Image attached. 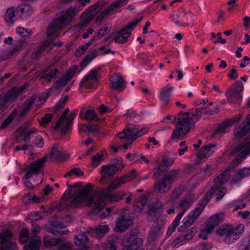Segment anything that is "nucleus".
Here are the masks:
<instances>
[{"label": "nucleus", "instance_id": "obj_31", "mask_svg": "<svg viewBox=\"0 0 250 250\" xmlns=\"http://www.w3.org/2000/svg\"><path fill=\"white\" fill-rule=\"evenodd\" d=\"M241 118H239L237 120H229L223 123L222 125H219L212 136L218 135L220 134L225 133L226 132V130L232 125L234 124L237 121H239Z\"/></svg>", "mask_w": 250, "mask_h": 250}, {"label": "nucleus", "instance_id": "obj_2", "mask_svg": "<svg viewBox=\"0 0 250 250\" xmlns=\"http://www.w3.org/2000/svg\"><path fill=\"white\" fill-rule=\"evenodd\" d=\"M250 153V141L245 143L239 144L232 151L230 152L229 155L233 156L238 153V155L232 162V165L227 168L221 174H219L214 179L215 184L206 193L204 200L207 204L211 198L214 193L221 188L223 184L227 182L230 179L229 174L233 171L245 158Z\"/></svg>", "mask_w": 250, "mask_h": 250}, {"label": "nucleus", "instance_id": "obj_5", "mask_svg": "<svg viewBox=\"0 0 250 250\" xmlns=\"http://www.w3.org/2000/svg\"><path fill=\"white\" fill-rule=\"evenodd\" d=\"M104 5L105 4L103 1H99L93 5L90 6L81 15V21L75 26V29L80 30L86 27Z\"/></svg>", "mask_w": 250, "mask_h": 250}, {"label": "nucleus", "instance_id": "obj_60", "mask_svg": "<svg viewBox=\"0 0 250 250\" xmlns=\"http://www.w3.org/2000/svg\"><path fill=\"white\" fill-rule=\"evenodd\" d=\"M99 130V126L98 125L94 124H89V128L88 130V134L95 133Z\"/></svg>", "mask_w": 250, "mask_h": 250}, {"label": "nucleus", "instance_id": "obj_3", "mask_svg": "<svg viewBox=\"0 0 250 250\" xmlns=\"http://www.w3.org/2000/svg\"><path fill=\"white\" fill-rule=\"evenodd\" d=\"M77 11L76 8L70 7L67 10L62 12L60 17L54 19L47 30V38L53 39L55 34L61 29L62 25H67L73 19Z\"/></svg>", "mask_w": 250, "mask_h": 250}, {"label": "nucleus", "instance_id": "obj_53", "mask_svg": "<svg viewBox=\"0 0 250 250\" xmlns=\"http://www.w3.org/2000/svg\"><path fill=\"white\" fill-rule=\"evenodd\" d=\"M191 200L189 199H184L182 200L179 206L180 208H183L182 210H185V211L191 205Z\"/></svg>", "mask_w": 250, "mask_h": 250}, {"label": "nucleus", "instance_id": "obj_44", "mask_svg": "<svg viewBox=\"0 0 250 250\" xmlns=\"http://www.w3.org/2000/svg\"><path fill=\"white\" fill-rule=\"evenodd\" d=\"M203 202L204 203V205H203V204H202L199 208H196L194 211L191 212L188 215V216H190V218L193 219V220L195 221L198 218V217L199 216V215L202 211L203 208H204L205 206L207 205V204L205 203L204 200Z\"/></svg>", "mask_w": 250, "mask_h": 250}, {"label": "nucleus", "instance_id": "obj_23", "mask_svg": "<svg viewBox=\"0 0 250 250\" xmlns=\"http://www.w3.org/2000/svg\"><path fill=\"white\" fill-rule=\"evenodd\" d=\"M136 176V171L132 169L129 173H126L124 176L112 182L108 186L109 190L116 189L126 182L130 181Z\"/></svg>", "mask_w": 250, "mask_h": 250}, {"label": "nucleus", "instance_id": "obj_49", "mask_svg": "<svg viewBox=\"0 0 250 250\" xmlns=\"http://www.w3.org/2000/svg\"><path fill=\"white\" fill-rule=\"evenodd\" d=\"M29 238V233L26 229H22L20 234L19 241L23 243L25 242Z\"/></svg>", "mask_w": 250, "mask_h": 250}, {"label": "nucleus", "instance_id": "obj_33", "mask_svg": "<svg viewBox=\"0 0 250 250\" xmlns=\"http://www.w3.org/2000/svg\"><path fill=\"white\" fill-rule=\"evenodd\" d=\"M75 240L76 245L82 248L80 250H88V246L87 243L88 239L87 236L84 233L77 235L75 237Z\"/></svg>", "mask_w": 250, "mask_h": 250}, {"label": "nucleus", "instance_id": "obj_35", "mask_svg": "<svg viewBox=\"0 0 250 250\" xmlns=\"http://www.w3.org/2000/svg\"><path fill=\"white\" fill-rule=\"evenodd\" d=\"M120 2L115 1L112 3L109 7H107L106 8L105 11H104L100 13V14L97 17L96 21H102L105 15L110 14L111 13V11L114 10L116 8L120 7Z\"/></svg>", "mask_w": 250, "mask_h": 250}, {"label": "nucleus", "instance_id": "obj_41", "mask_svg": "<svg viewBox=\"0 0 250 250\" xmlns=\"http://www.w3.org/2000/svg\"><path fill=\"white\" fill-rule=\"evenodd\" d=\"M99 52L95 50L93 52H91L90 54H88L85 58L83 59L82 62L80 63V66L81 67L85 66L88 63L90 62L94 58H95L98 55Z\"/></svg>", "mask_w": 250, "mask_h": 250}, {"label": "nucleus", "instance_id": "obj_4", "mask_svg": "<svg viewBox=\"0 0 250 250\" xmlns=\"http://www.w3.org/2000/svg\"><path fill=\"white\" fill-rule=\"evenodd\" d=\"M172 123L175 124V128L173 130L171 135L172 139H179L188 133L194 123L192 122V118L182 117L180 118L174 117V121Z\"/></svg>", "mask_w": 250, "mask_h": 250}, {"label": "nucleus", "instance_id": "obj_50", "mask_svg": "<svg viewBox=\"0 0 250 250\" xmlns=\"http://www.w3.org/2000/svg\"><path fill=\"white\" fill-rule=\"evenodd\" d=\"M59 250H71L72 248V245L70 243L68 242H60V244H58Z\"/></svg>", "mask_w": 250, "mask_h": 250}, {"label": "nucleus", "instance_id": "obj_12", "mask_svg": "<svg viewBox=\"0 0 250 250\" xmlns=\"http://www.w3.org/2000/svg\"><path fill=\"white\" fill-rule=\"evenodd\" d=\"M244 86L240 81H236L231 87L228 88L226 92V96L229 103H232L239 101L242 98L241 92Z\"/></svg>", "mask_w": 250, "mask_h": 250}, {"label": "nucleus", "instance_id": "obj_62", "mask_svg": "<svg viewBox=\"0 0 250 250\" xmlns=\"http://www.w3.org/2000/svg\"><path fill=\"white\" fill-rule=\"evenodd\" d=\"M17 32L22 37L27 36L30 34V32H28L24 28L21 27L17 28Z\"/></svg>", "mask_w": 250, "mask_h": 250}, {"label": "nucleus", "instance_id": "obj_57", "mask_svg": "<svg viewBox=\"0 0 250 250\" xmlns=\"http://www.w3.org/2000/svg\"><path fill=\"white\" fill-rule=\"evenodd\" d=\"M14 119V117L11 114L2 123L0 129H3L6 127Z\"/></svg>", "mask_w": 250, "mask_h": 250}, {"label": "nucleus", "instance_id": "obj_1", "mask_svg": "<svg viewBox=\"0 0 250 250\" xmlns=\"http://www.w3.org/2000/svg\"><path fill=\"white\" fill-rule=\"evenodd\" d=\"M68 189L63 193L57 208L62 211L70 207H78L83 202L92 208L94 213L99 212L105 206V201L109 200L117 202L123 198L124 193L111 194L109 191L103 189L91 196L93 185L88 183L83 187L81 182L72 186L67 184Z\"/></svg>", "mask_w": 250, "mask_h": 250}, {"label": "nucleus", "instance_id": "obj_25", "mask_svg": "<svg viewBox=\"0 0 250 250\" xmlns=\"http://www.w3.org/2000/svg\"><path fill=\"white\" fill-rule=\"evenodd\" d=\"M138 238L134 236H125L123 240L122 245L125 250H137L138 248Z\"/></svg>", "mask_w": 250, "mask_h": 250}, {"label": "nucleus", "instance_id": "obj_58", "mask_svg": "<svg viewBox=\"0 0 250 250\" xmlns=\"http://www.w3.org/2000/svg\"><path fill=\"white\" fill-rule=\"evenodd\" d=\"M141 205V196H139L136 201L133 203V208L134 210L137 212L140 213L141 212V208L140 207Z\"/></svg>", "mask_w": 250, "mask_h": 250}, {"label": "nucleus", "instance_id": "obj_48", "mask_svg": "<svg viewBox=\"0 0 250 250\" xmlns=\"http://www.w3.org/2000/svg\"><path fill=\"white\" fill-rule=\"evenodd\" d=\"M53 115L51 114H46L39 120L42 126H46L47 124L51 122Z\"/></svg>", "mask_w": 250, "mask_h": 250}, {"label": "nucleus", "instance_id": "obj_11", "mask_svg": "<svg viewBox=\"0 0 250 250\" xmlns=\"http://www.w3.org/2000/svg\"><path fill=\"white\" fill-rule=\"evenodd\" d=\"M237 229H234L230 226H222L217 229L216 233L220 236L226 235L225 242L229 244L238 239L239 235L242 232H237Z\"/></svg>", "mask_w": 250, "mask_h": 250}, {"label": "nucleus", "instance_id": "obj_39", "mask_svg": "<svg viewBox=\"0 0 250 250\" xmlns=\"http://www.w3.org/2000/svg\"><path fill=\"white\" fill-rule=\"evenodd\" d=\"M34 102L35 99L33 98L25 102L23 105V109L19 112V119L21 120L29 112Z\"/></svg>", "mask_w": 250, "mask_h": 250}, {"label": "nucleus", "instance_id": "obj_21", "mask_svg": "<svg viewBox=\"0 0 250 250\" xmlns=\"http://www.w3.org/2000/svg\"><path fill=\"white\" fill-rule=\"evenodd\" d=\"M197 229L193 227L186 230L182 235L178 237L174 241V247H177L180 244L183 245L192 239L197 232Z\"/></svg>", "mask_w": 250, "mask_h": 250}, {"label": "nucleus", "instance_id": "obj_45", "mask_svg": "<svg viewBox=\"0 0 250 250\" xmlns=\"http://www.w3.org/2000/svg\"><path fill=\"white\" fill-rule=\"evenodd\" d=\"M15 16V10L13 7L8 8L4 15L5 20L7 22H13V18Z\"/></svg>", "mask_w": 250, "mask_h": 250}, {"label": "nucleus", "instance_id": "obj_34", "mask_svg": "<svg viewBox=\"0 0 250 250\" xmlns=\"http://www.w3.org/2000/svg\"><path fill=\"white\" fill-rule=\"evenodd\" d=\"M250 131V114L248 116L246 121L243 124L240 130L237 131L235 137L238 138H242Z\"/></svg>", "mask_w": 250, "mask_h": 250}, {"label": "nucleus", "instance_id": "obj_43", "mask_svg": "<svg viewBox=\"0 0 250 250\" xmlns=\"http://www.w3.org/2000/svg\"><path fill=\"white\" fill-rule=\"evenodd\" d=\"M88 122L92 121H98L99 119L97 117V114L92 110H87L84 114L83 117Z\"/></svg>", "mask_w": 250, "mask_h": 250}, {"label": "nucleus", "instance_id": "obj_10", "mask_svg": "<svg viewBox=\"0 0 250 250\" xmlns=\"http://www.w3.org/2000/svg\"><path fill=\"white\" fill-rule=\"evenodd\" d=\"M177 174V170H172L170 173L165 174L161 180L155 188V191L160 193H166L168 191L170 185L175 181Z\"/></svg>", "mask_w": 250, "mask_h": 250}, {"label": "nucleus", "instance_id": "obj_8", "mask_svg": "<svg viewBox=\"0 0 250 250\" xmlns=\"http://www.w3.org/2000/svg\"><path fill=\"white\" fill-rule=\"evenodd\" d=\"M164 211V207L162 203L159 201L154 202L147 207L146 211V218L148 221L152 222L154 220H158L161 218L165 220L162 213Z\"/></svg>", "mask_w": 250, "mask_h": 250}, {"label": "nucleus", "instance_id": "obj_51", "mask_svg": "<svg viewBox=\"0 0 250 250\" xmlns=\"http://www.w3.org/2000/svg\"><path fill=\"white\" fill-rule=\"evenodd\" d=\"M227 190V188H223L222 189H220V188H219V189L214 193H215L216 191H217L216 193V200L218 201L221 199L225 195Z\"/></svg>", "mask_w": 250, "mask_h": 250}, {"label": "nucleus", "instance_id": "obj_22", "mask_svg": "<svg viewBox=\"0 0 250 250\" xmlns=\"http://www.w3.org/2000/svg\"><path fill=\"white\" fill-rule=\"evenodd\" d=\"M154 224L149 231V241H154L160 234V230L164 227L165 222V220L160 218L158 220H154Z\"/></svg>", "mask_w": 250, "mask_h": 250}, {"label": "nucleus", "instance_id": "obj_52", "mask_svg": "<svg viewBox=\"0 0 250 250\" xmlns=\"http://www.w3.org/2000/svg\"><path fill=\"white\" fill-rule=\"evenodd\" d=\"M120 218L127 220L129 221V219H131L130 215L129 210L125 208H123L121 211V214L120 215Z\"/></svg>", "mask_w": 250, "mask_h": 250}, {"label": "nucleus", "instance_id": "obj_64", "mask_svg": "<svg viewBox=\"0 0 250 250\" xmlns=\"http://www.w3.org/2000/svg\"><path fill=\"white\" fill-rule=\"evenodd\" d=\"M185 212V210H182L181 211V212L178 214V215L175 218V220H174L172 224L174 225V226L175 225L177 226L179 224V222L181 218H182V216L183 215L184 213Z\"/></svg>", "mask_w": 250, "mask_h": 250}, {"label": "nucleus", "instance_id": "obj_24", "mask_svg": "<svg viewBox=\"0 0 250 250\" xmlns=\"http://www.w3.org/2000/svg\"><path fill=\"white\" fill-rule=\"evenodd\" d=\"M109 81L111 83V87L116 90L121 91L126 87L125 80L118 74L111 76Z\"/></svg>", "mask_w": 250, "mask_h": 250}, {"label": "nucleus", "instance_id": "obj_28", "mask_svg": "<svg viewBox=\"0 0 250 250\" xmlns=\"http://www.w3.org/2000/svg\"><path fill=\"white\" fill-rule=\"evenodd\" d=\"M172 162L173 161L171 159L167 158L163 159L162 162L158 165V167L155 168L154 176L155 177H159L162 173L167 171V167L171 165Z\"/></svg>", "mask_w": 250, "mask_h": 250}, {"label": "nucleus", "instance_id": "obj_17", "mask_svg": "<svg viewBox=\"0 0 250 250\" xmlns=\"http://www.w3.org/2000/svg\"><path fill=\"white\" fill-rule=\"evenodd\" d=\"M12 234L10 231L6 230L0 233V244L1 250H14L16 248L15 244L11 240Z\"/></svg>", "mask_w": 250, "mask_h": 250}, {"label": "nucleus", "instance_id": "obj_6", "mask_svg": "<svg viewBox=\"0 0 250 250\" xmlns=\"http://www.w3.org/2000/svg\"><path fill=\"white\" fill-rule=\"evenodd\" d=\"M125 166L121 159L118 158L112 159L108 165L102 167L101 172L103 175L101 178L100 182L102 183L103 181L113 177L116 172L121 170Z\"/></svg>", "mask_w": 250, "mask_h": 250}, {"label": "nucleus", "instance_id": "obj_19", "mask_svg": "<svg viewBox=\"0 0 250 250\" xmlns=\"http://www.w3.org/2000/svg\"><path fill=\"white\" fill-rule=\"evenodd\" d=\"M215 144H208L204 146L202 150L197 155L196 163L199 165L204 162L205 159L209 157L215 151Z\"/></svg>", "mask_w": 250, "mask_h": 250}, {"label": "nucleus", "instance_id": "obj_40", "mask_svg": "<svg viewBox=\"0 0 250 250\" xmlns=\"http://www.w3.org/2000/svg\"><path fill=\"white\" fill-rule=\"evenodd\" d=\"M17 96V93L15 91L14 89L12 88L10 89L4 95L1 96V98L6 104L9 101H14Z\"/></svg>", "mask_w": 250, "mask_h": 250}, {"label": "nucleus", "instance_id": "obj_63", "mask_svg": "<svg viewBox=\"0 0 250 250\" xmlns=\"http://www.w3.org/2000/svg\"><path fill=\"white\" fill-rule=\"evenodd\" d=\"M151 192L145 191V192L142 196V205L145 206L147 198L150 196Z\"/></svg>", "mask_w": 250, "mask_h": 250}, {"label": "nucleus", "instance_id": "obj_55", "mask_svg": "<svg viewBox=\"0 0 250 250\" xmlns=\"http://www.w3.org/2000/svg\"><path fill=\"white\" fill-rule=\"evenodd\" d=\"M204 108L202 107H199L195 109V111L194 113H191V115L193 117H195L196 118V120L198 121L200 115L199 113H201L202 114L205 113V114H207L208 113L206 111H204Z\"/></svg>", "mask_w": 250, "mask_h": 250}, {"label": "nucleus", "instance_id": "obj_14", "mask_svg": "<svg viewBox=\"0 0 250 250\" xmlns=\"http://www.w3.org/2000/svg\"><path fill=\"white\" fill-rule=\"evenodd\" d=\"M141 18L130 22L128 24L123 28L117 33V37L115 38V41L117 43H123L127 41V39L131 35L129 32L133 29L140 21Z\"/></svg>", "mask_w": 250, "mask_h": 250}, {"label": "nucleus", "instance_id": "obj_38", "mask_svg": "<svg viewBox=\"0 0 250 250\" xmlns=\"http://www.w3.org/2000/svg\"><path fill=\"white\" fill-rule=\"evenodd\" d=\"M109 231V227L106 225H98L95 229V231L93 232V236L100 238L102 237L105 234Z\"/></svg>", "mask_w": 250, "mask_h": 250}, {"label": "nucleus", "instance_id": "obj_59", "mask_svg": "<svg viewBox=\"0 0 250 250\" xmlns=\"http://www.w3.org/2000/svg\"><path fill=\"white\" fill-rule=\"evenodd\" d=\"M73 173L76 174L77 176H83L84 174L83 171H82L80 168H72L70 171L67 173V174L65 176H70Z\"/></svg>", "mask_w": 250, "mask_h": 250}, {"label": "nucleus", "instance_id": "obj_9", "mask_svg": "<svg viewBox=\"0 0 250 250\" xmlns=\"http://www.w3.org/2000/svg\"><path fill=\"white\" fill-rule=\"evenodd\" d=\"M139 128L134 125L126 127L122 132L119 133L118 137L121 140L127 139L126 143L123 145V148L127 149L128 145L139 136Z\"/></svg>", "mask_w": 250, "mask_h": 250}, {"label": "nucleus", "instance_id": "obj_29", "mask_svg": "<svg viewBox=\"0 0 250 250\" xmlns=\"http://www.w3.org/2000/svg\"><path fill=\"white\" fill-rule=\"evenodd\" d=\"M100 68H97L91 70L88 74L85 76L83 81L80 83L81 87L83 86H88L89 81H93L94 82H97L98 79L97 77L98 72L100 70Z\"/></svg>", "mask_w": 250, "mask_h": 250}, {"label": "nucleus", "instance_id": "obj_26", "mask_svg": "<svg viewBox=\"0 0 250 250\" xmlns=\"http://www.w3.org/2000/svg\"><path fill=\"white\" fill-rule=\"evenodd\" d=\"M29 124L30 123H28L24 125H21L17 130V133H19V134L17 135V137L22 136L23 137L22 140L24 142H28L30 139V135L32 134L35 133L36 132V129L34 128L26 131V129Z\"/></svg>", "mask_w": 250, "mask_h": 250}, {"label": "nucleus", "instance_id": "obj_42", "mask_svg": "<svg viewBox=\"0 0 250 250\" xmlns=\"http://www.w3.org/2000/svg\"><path fill=\"white\" fill-rule=\"evenodd\" d=\"M61 239H54L51 238L48 235H44L43 238V242L46 246H53L56 244H60Z\"/></svg>", "mask_w": 250, "mask_h": 250}, {"label": "nucleus", "instance_id": "obj_32", "mask_svg": "<svg viewBox=\"0 0 250 250\" xmlns=\"http://www.w3.org/2000/svg\"><path fill=\"white\" fill-rule=\"evenodd\" d=\"M250 175V167H245L243 169H239L236 174L231 181L232 184H236L240 182L243 178L246 176Z\"/></svg>", "mask_w": 250, "mask_h": 250}, {"label": "nucleus", "instance_id": "obj_37", "mask_svg": "<svg viewBox=\"0 0 250 250\" xmlns=\"http://www.w3.org/2000/svg\"><path fill=\"white\" fill-rule=\"evenodd\" d=\"M51 156L56 155V158L61 160L65 159L68 156L62 150H60L57 144H54L50 151Z\"/></svg>", "mask_w": 250, "mask_h": 250}, {"label": "nucleus", "instance_id": "obj_54", "mask_svg": "<svg viewBox=\"0 0 250 250\" xmlns=\"http://www.w3.org/2000/svg\"><path fill=\"white\" fill-rule=\"evenodd\" d=\"M22 46L21 44H20L14 48L13 49L8 51L7 52V57H5L4 58L5 60L8 59L9 58L11 57L12 56L14 55L15 54H16L19 50H20Z\"/></svg>", "mask_w": 250, "mask_h": 250}, {"label": "nucleus", "instance_id": "obj_36", "mask_svg": "<svg viewBox=\"0 0 250 250\" xmlns=\"http://www.w3.org/2000/svg\"><path fill=\"white\" fill-rule=\"evenodd\" d=\"M173 87L166 86L161 89L160 93L161 100L165 105H167L169 101L170 94Z\"/></svg>", "mask_w": 250, "mask_h": 250}, {"label": "nucleus", "instance_id": "obj_30", "mask_svg": "<svg viewBox=\"0 0 250 250\" xmlns=\"http://www.w3.org/2000/svg\"><path fill=\"white\" fill-rule=\"evenodd\" d=\"M132 221L129 219V221L122 218L119 217L116 221V229L117 232H122L127 229L132 224Z\"/></svg>", "mask_w": 250, "mask_h": 250}, {"label": "nucleus", "instance_id": "obj_18", "mask_svg": "<svg viewBox=\"0 0 250 250\" xmlns=\"http://www.w3.org/2000/svg\"><path fill=\"white\" fill-rule=\"evenodd\" d=\"M49 223V226L45 227L47 232L52 233L55 235H62L68 232V230H61L62 229H64L66 227L62 222L52 220L50 221Z\"/></svg>", "mask_w": 250, "mask_h": 250}, {"label": "nucleus", "instance_id": "obj_47", "mask_svg": "<svg viewBox=\"0 0 250 250\" xmlns=\"http://www.w3.org/2000/svg\"><path fill=\"white\" fill-rule=\"evenodd\" d=\"M104 160L103 155L97 153L94 155L92 158V166L93 167H96L99 165V164Z\"/></svg>", "mask_w": 250, "mask_h": 250}, {"label": "nucleus", "instance_id": "obj_16", "mask_svg": "<svg viewBox=\"0 0 250 250\" xmlns=\"http://www.w3.org/2000/svg\"><path fill=\"white\" fill-rule=\"evenodd\" d=\"M78 68V66L77 65H73L70 68L62 77L56 82L52 88L57 90L62 88L73 77Z\"/></svg>", "mask_w": 250, "mask_h": 250}, {"label": "nucleus", "instance_id": "obj_7", "mask_svg": "<svg viewBox=\"0 0 250 250\" xmlns=\"http://www.w3.org/2000/svg\"><path fill=\"white\" fill-rule=\"evenodd\" d=\"M224 216V213L221 212L210 217L207 222L202 226L199 237L206 239L208 235L211 232L214 227L222 221Z\"/></svg>", "mask_w": 250, "mask_h": 250}, {"label": "nucleus", "instance_id": "obj_56", "mask_svg": "<svg viewBox=\"0 0 250 250\" xmlns=\"http://www.w3.org/2000/svg\"><path fill=\"white\" fill-rule=\"evenodd\" d=\"M44 50V48L43 46H37L35 50V51L32 53L31 57L32 59H35L36 57L39 56V55Z\"/></svg>", "mask_w": 250, "mask_h": 250}, {"label": "nucleus", "instance_id": "obj_20", "mask_svg": "<svg viewBox=\"0 0 250 250\" xmlns=\"http://www.w3.org/2000/svg\"><path fill=\"white\" fill-rule=\"evenodd\" d=\"M40 231L39 226L34 227L32 233L34 235L31 237L29 243L24 247V250H39L41 244L40 239L35 234Z\"/></svg>", "mask_w": 250, "mask_h": 250}, {"label": "nucleus", "instance_id": "obj_27", "mask_svg": "<svg viewBox=\"0 0 250 250\" xmlns=\"http://www.w3.org/2000/svg\"><path fill=\"white\" fill-rule=\"evenodd\" d=\"M59 72L60 71L58 68L48 66L42 70L41 71L42 75L40 78L44 79L48 82H50L56 74Z\"/></svg>", "mask_w": 250, "mask_h": 250}, {"label": "nucleus", "instance_id": "obj_15", "mask_svg": "<svg viewBox=\"0 0 250 250\" xmlns=\"http://www.w3.org/2000/svg\"><path fill=\"white\" fill-rule=\"evenodd\" d=\"M48 155H45L43 158L35 161L29 165L26 174L23 177V179H28L33 174H37L41 171V168L44 164L47 161Z\"/></svg>", "mask_w": 250, "mask_h": 250}, {"label": "nucleus", "instance_id": "obj_46", "mask_svg": "<svg viewBox=\"0 0 250 250\" xmlns=\"http://www.w3.org/2000/svg\"><path fill=\"white\" fill-rule=\"evenodd\" d=\"M68 99V96H65L63 98H62L57 103V104L55 106L54 112H56L57 111L62 109L64 107V105L66 104Z\"/></svg>", "mask_w": 250, "mask_h": 250}, {"label": "nucleus", "instance_id": "obj_13", "mask_svg": "<svg viewBox=\"0 0 250 250\" xmlns=\"http://www.w3.org/2000/svg\"><path fill=\"white\" fill-rule=\"evenodd\" d=\"M76 114L72 112L68 118L60 117L56 125L53 127L54 130L59 129L62 135H65L71 129L73 121Z\"/></svg>", "mask_w": 250, "mask_h": 250}, {"label": "nucleus", "instance_id": "obj_61", "mask_svg": "<svg viewBox=\"0 0 250 250\" xmlns=\"http://www.w3.org/2000/svg\"><path fill=\"white\" fill-rule=\"evenodd\" d=\"M27 197L28 200L32 201L33 203H40L42 200V198H39L35 195H33L32 194H27Z\"/></svg>", "mask_w": 250, "mask_h": 250}]
</instances>
